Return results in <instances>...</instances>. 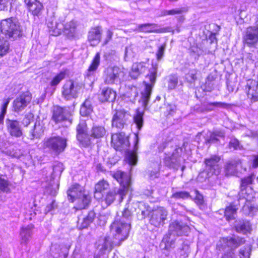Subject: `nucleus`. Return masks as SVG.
Wrapping results in <instances>:
<instances>
[{
    "instance_id": "nucleus-1",
    "label": "nucleus",
    "mask_w": 258,
    "mask_h": 258,
    "mask_svg": "<svg viewBox=\"0 0 258 258\" xmlns=\"http://www.w3.org/2000/svg\"><path fill=\"white\" fill-rule=\"evenodd\" d=\"M132 215L128 208L122 212V216L116 218L110 226V231L113 236V240L111 241L108 237L100 238L96 243L97 248L101 254L107 250H110L113 245H119L125 240L129 234L131 229L130 221Z\"/></svg>"
},
{
    "instance_id": "nucleus-2",
    "label": "nucleus",
    "mask_w": 258,
    "mask_h": 258,
    "mask_svg": "<svg viewBox=\"0 0 258 258\" xmlns=\"http://www.w3.org/2000/svg\"><path fill=\"white\" fill-rule=\"evenodd\" d=\"M112 176L120 184V187L114 188L106 195L105 200L108 205L112 204L116 198H118L119 202H121L126 192L131 188V179L126 173L117 171Z\"/></svg>"
},
{
    "instance_id": "nucleus-3",
    "label": "nucleus",
    "mask_w": 258,
    "mask_h": 258,
    "mask_svg": "<svg viewBox=\"0 0 258 258\" xmlns=\"http://www.w3.org/2000/svg\"><path fill=\"white\" fill-rule=\"evenodd\" d=\"M69 200L73 202L77 200V205L74 208L80 210L86 208L91 202V197L85 193L83 187L78 184L73 185L68 190Z\"/></svg>"
},
{
    "instance_id": "nucleus-4",
    "label": "nucleus",
    "mask_w": 258,
    "mask_h": 258,
    "mask_svg": "<svg viewBox=\"0 0 258 258\" xmlns=\"http://www.w3.org/2000/svg\"><path fill=\"white\" fill-rule=\"evenodd\" d=\"M245 242V240L239 236H234L231 237L223 238L217 244V249L219 251L225 250L226 247L230 250L225 252L222 258H235L232 250L237 248Z\"/></svg>"
},
{
    "instance_id": "nucleus-5",
    "label": "nucleus",
    "mask_w": 258,
    "mask_h": 258,
    "mask_svg": "<svg viewBox=\"0 0 258 258\" xmlns=\"http://www.w3.org/2000/svg\"><path fill=\"white\" fill-rule=\"evenodd\" d=\"M158 66L157 64H152V68L150 70L149 73L146 76V79L149 80V82H143L144 88L141 92V99L143 102V106L146 108L149 102L152 93V89L156 82Z\"/></svg>"
},
{
    "instance_id": "nucleus-6",
    "label": "nucleus",
    "mask_w": 258,
    "mask_h": 258,
    "mask_svg": "<svg viewBox=\"0 0 258 258\" xmlns=\"http://www.w3.org/2000/svg\"><path fill=\"white\" fill-rule=\"evenodd\" d=\"M1 31L7 37L15 40L22 35L19 23L14 19L8 18L1 22Z\"/></svg>"
},
{
    "instance_id": "nucleus-7",
    "label": "nucleus",
    "mask_w": 258,
    "mask_h": 258,
    "mask_svg": "<svg viewBox=\"0 0 258 258\" xmlns=\"http://www.w3.org/2000/svg\"><path fill=\"white\" fill-rule=\"evenodd\" d=\"M73 109L71 107L55 106L52 109V120L56 123L67 122L70 125L73 121Z\"/></svg>"
},
{
    "instance_id": "nucleus-8",
    "label": "nucleus",
    "mask_w": 258,
    "mask_h": 258,
    "mask_svg": "<svg viewBox=\"0 0 258 258\" xmlns=\"http://www.w3.org/2000/svg\"><path fill=\"white\" fill-rule=\"evenodd\" d=\"M67 142L65 138L54 136L47 139L44 143V147L59 154L64 151L67 145Z\"/></svg>"
},
{
    "instance_id": "nucleus-9",
    "label": "nucleus",
    "mask_w": 258,
    "mask_h": 258,
    "mask_svg": "<svg viewBox=\"0 0 258 258\" xmlns=\"http://www.w3.org/2000/svg\"><path fill=\"white\" fill-rule=\"evenodd\" d=\"M123 75V72L119 67H108L103 72L104 82L107 85L115 84L120 81V77Z\"/></svg>"
},
{
    "instance_id": "nucleus-10",
    "label": "nucleus",
    "mask_w": 258,
    "mask_h": 258,
    "mask_svg": "<svg viewBox=\"0 0 258 258\" xmlns=\"http://www.w3.org/2000/svg\"><path fill=\"white\" fill-rule=\"evenodd\" d=\"M81 86L72 80L67 81L62 87V94L66 100H71L78 97Z\"/></svg>"
},
{
    "instance_id": "nucleus-11",
    "label": "nucleus",
    "mask_w": 258,
    "mask_h": 258,
    "mask_svg": "<svg viewBox=\"0 0 258 258\" xmlns=\"http://www.w3.org/2000/svg\"><path fill=\"white\" fill-rule=\"evenodd\" d=\"M242 41L244 45L248 47H255L258 43V27H247L243 33Z\"/></svg>"
},
{
    "instance_id": "nucleus-12",
    "label": "nucleus",
    "mask_w": 258,
    "mask_h": 258,
    "mask_svg": "<svg viewBox=\"0 0 258 258\" xmlns=\"http://www.w3.org/2000/svg\"><path fill=\"white\" fill-rule=\"evenodd\" d=\"M130 116V114L124 109L115 110L112 118V127L119 129L123 128L126 124Z\"/></svg>"
},
{
    "instance_id": "nucleus-13",
    "label": "nucleus",
    "mask_w": 258,
    "mask_h": 258,
    "mask_svg": "<svg viewBox=\"0 0 258 258\" xmlns=\"http://www.w3.org/2000/svg\"><path fill=\"white\" fill-rule=\"evenodd\" d=\"M168 212L165 209L160 207L153 210L150 213V223L156 227H159L164 224Z\"/></svg>"
},
{
    "instance_id": "nucleus-14",
    "label": "nucleus",
    "mask_w": 258,
    "mask_h": 258,
    "mask_svg": "<svg viewBox=\"0 0 258 258\" xmlns=\"http://www.w3.org/2000/svg\"><path fill=\"white\" fill-rule=\"evenodd\" d=\"M77 138L81 145L87 147L89 146L91 143V138L90 135L87 133V125L85 122L80 123L77 127Z\"/></svg>"
},
{
    "instance_id": "nucleus-15",
    "label": "nucleus",
    "mask_w": 258,
    "mask_h": 258,
    "mask_svg": "<svg viewBox=\"0 0 258 258\" xmlns=\"http://www.w3.org/2000/svg\"><path fill=\"white\" fill-rule=\"evenodd\" d=\"M171 152L167 151L165 152V157L164 158V163L166 166L172 168H176L181 161V157L179 154L180 149H172Z\"/></svg>"
},
{
    "instance_id": "nucleus-16",
    "label": "nucleus",
    "mask_w": 258,
    "mask_h": 258,
    "mask_svg": "<svg viewBox=\"0 0 258 258\" xmlns=\"http://www.w3.org/2000/svg\"><path fill=\"white\" fill-rule=\"evenodd\" d=\"M31 100V96L28 92H25L17 97L13 102V111L20 112L23 110Z\"/></svg>"
},
{
    "instance_id": "nucleus-17",
    "label": "nucleus",
    "mask_w": 258,
    "mask_h": 258,
    "mask_svg": "<svg viewBox=\"0 0 258 258\" xmlns=\"http://www.w3.org/2000/svg\"><path fill=\"white\" fill-rule=\"evenodd\" d=\"M190 228L186 225H183L177 221L172 222L169 225L168 233L175 236H182L187 235Z\"/></svg>"
},
{
    "instance_id": "nucleus-18",
    "label": "nucleus",
    "mask_w": 258,
    "mask_h": 258,
    "mask_svg": "<svg viewBox=\"0 0 258 258\" xmlns=\"http://www.w3.org/2000/svg\"><path fill=\"white\" fill-rule=\"evenodd\" d=\"M220 160L219 156L216 155L205 159L206 170L208 174H218L220 173V167L218 164Z\"/></svg>"
},
{
    "instance_id": "nucleus-19",
    "label": "nucleus",
    "mask_w": 258,
    "mask_h": 258,
    "mask_svg": "<svg viewBox=\"0 0 258 258\" xmlns=\"http://www.w3.org/2000/svg\"><path fill=\"white\" fill-rule=\"evenodd\" d=\"M247 95L252 102L258 101V82L248 80L246 83Z\"/></svg>"
},
{
    "instance_id": "nucleus-20",
    "label": "nucleus",
    "mask_w": 258,
    "mask_h": 258,
    "mask_svg": "<svg viewBox=\"0 0 258 258\" xmlns=\"http://www.w3.org/2000/svg\"><path fill=\"white\" fill-rule=\"evenodd\" d=\"M6 123L8 131L10 135L17 138L22 136V130L18 121L7 119Z\"/></svg>"
},
{
    "instance_id": "nucleus-21",
    "label": "nucleus",
    "mask_w": 258,
    "mask_h": 258,
    "mask_svg": "<svg viewBox=\"0 0 258 258\" xmlns=\"http://www.w3.org/2000/svg\"><path fill=\"white\" fill-rule=\"evenodd\" d=\"M102 30L100 27L92 28L88 32V40L91 45L96 46L100 42Z\"/></svg>"
},
{
    "instance_id": "nucleus-22",
    "label": "nucleus",
    "mask_w": 258,
    "mask_h": 258,
    "mask_svg": "<svg viewBox=\"0 0 258 258\" xmlns=\"http://www.w3.org/2000/svg\"><path fill=\"white\" fill-rule=\"evenodd\" d=\"M100 61V53H96L93 58L91 64L87 70L85 75V80L88 79L90 81L94 79L95 72L98 69Z\"/></svg>"
},
{
    "instance_id": "nucleus-23",
    "label": "nucleus",
    "mask_w": 258,
    "mask_h": 258,
    "mask_svg": "<svg viewBox=\"0 0 258 258\" xmlns=\"http://www.w3.org/2000/svg\"><path fill=\"white\" fill-rule=\"evenodd\" d=\"M116 96V93L113 89L107 87L102 89L99 95V100L102 102H113Z\"/></svg>"
},
{
    "instance_id": "nucleus-24",
    "label": "nucleus",
    "mask_w": 258,
    "mask_h": 258,
    "mask_svg": "<svg viewBox=\"0 0 258 258\" xmlns=\"http://www.w3.org/2000/svg\"><path fill=\"white\" fill-rule=\"evenodd\" d=\"M147 69L146 63L144 62L134 63L132 65L130 76L132 78L136 79L141 74L145 72Z\"/></svg>"
},
{
    "instance_id": "nucleus-25",
    "label": "nucleus",
    "mask_w": 258,
    "mask_h": 258,
    "mask_svg": "<svg viewBox=\"0 0 258 258\" xmlns=\"http://www.w3.org/2000/svg\"><path fill=\"white\" fill-rule=\"evenodd\" d=\"M29 11L34 16H38L43 8L41 3L37 0H24Z\"/></svg>"
},
{
    "instance_id": "nucleus-26",
    "label": "nucleus",
    "mask_w": 258,
    "mask_h": 258,
    "mask_svg": "<svg viewBox=\"0 0 258 258\" xmlns=\"http://www.w3.org/2000/svg\"><path fill=\"white\" fill-rule=\"evenodd\" d=\"M34 227V225L29 224L21 228L20 235L22 243L27 244L29 241L32 235V230Z\"/></svg>"
},
{
    "instance_id": "nucleus-27",
    "label": "nucleus",
    "mask_w": 258,
    "mask_h": 258,
    "mask_svg": "<svg viewBox=\"0 0 258 258\" xmlns=\"http://www.w3.org/2000/svg\"><path fill=\"white\" fill-rule=\"evenodd\" d=\"M175 238L172 234L168 233L164 235L160 243V247L163 249L170 250L175 247Z\"/></svg>"
},
{
    "instance_id": "nucleus-28",
    "label": "nucleus",
    "mask_w": 258,
    "mask_h": 258,
    "mask_svg": "<svg viewBox=\"0 0 258 258\" xmlns=\"http://www.w3.org/2000/svg\"><path fill=\"white\" fill-rule=\"evenodd\" d=\"M48 27L52 35L58 36L61 33L63 28V24L61 22L52 21L47 23Z\"/></svg>"
},
{
    "instance_id": "nucleus-29",
    "label": "nucleus",
    "mask_w": 258,
    "mask_h": 258,
    "mask_svg": "<svg viewBox=\"0 0 258 258\" xmlns=\"http://www.w3.org/2000/svg\"><path fill=\"white\" fill-rule=\"evenodd\" d=\"M109 185L108 183L104 180L99 181L96 184L95 186V198L99 200L102 198L103 195L102 192L109 188Z\"/></svg>"
},
{
    "instance_id": "nucleus-30",
    "label": "nucleus",
    "mask_w": 258,
    "mask_h": 258,
    "mask_svg": "<svg viewBox=\"0 0 258 258\" xmlns=\"http://www.w3.org/2000/svg\"><path fill=\"white\" fill-rule=\"evenodd\" d=\"M77 30V23L74 21H71L69 22L63 24L62 32L69 38L75 36Z\"/></svg>"
},
{
    "instance_id": "nucleus-31",
    "label": "nucleus",
    "mask_w": 258,
    "mask_h": 258,
    "mask_svg": "<svg viewBox=\"0 0 258 258\" xmlns=\"http://www.w3.org/2000/svg\"><path fill=\"white\" fill-rule=\"evenodd\" d=\"M106 133L105 127L99 125H94L90 131V137L97 139L104 137Z\"/></svg>"
},
{
    "instance_id": "nucleus-32",
    "label": "nucleus",
    "mask_w": 258,
    "mask_h": 258,
    "mask_svg": "<svg viewBox=\"0 0 258 258\" xmlns=\"http://www.w3.org/2000/svg\"><path fill=\"white\" fill-rule=\"evenodd\" d=\"M139 143L138 137L136 135V143L133 151L128 152L126 154V159L130 165H135L137 164L138 159L136 152L138 149V144Z\"/></svg>"
},
{
    "instance_id": "nucleus-33",
    "label": "nucleus",
    "mask_w": 258,
    "mask_h": 258,
    "mask_svg": "<svg viewBox=\"0 0 258 258\" xmlns=\"http://www.w3.org/2000/svg\"><path fill=\"white\" fill-rule=\"evenodd\" d=\"M225 134L221 131H215L210 134L209 137L206 139V144L217 143L219 141V138H224Z\"/></svg>"
},
{
    "instance_id": "nucleus-34",
    "label": "nucleus",
    "mask_w": 258,
    "mask_h": 258,
    "mask_svg": "<svg viewBox=\"0 0 258 258\" xmlns=\"http://www.w3.org/2000/svg\"><path fill=\"white\" fill-rule=\"evenodd\" d=\"M126 137L123 132L114 134L111 136V143L117 147H119L125 143Z\"/></svg>"
},
{
    "instance_id": "nucleus-35",
    "label": "nucleus",
    "mask_w": 258,
    "mask_h": 258,
    "mask_svg": "<svg viewBox=\"0 0 258 258\" xmlns=\"http://www.w3.org/2000/svg\"><path fill=\"white\" fill-rule=\"evenodd\" d=\"M157 25L154 23H146L138 25L137 30L141 32L151 33L157 32Z\"/></svg>"
},
{
    "instance_id": "nucleus-36",
    "label": "nucleus",
    "mask_w": 258,
    "mask_h": 258,
    "mask_svg": "<svg viewBox=\"0 0 258 258\" xmlns=\"http://www.w3.org/2000/svg\"><path fill=\"white\" fill-rule=\"evenodd\" d=\"M237 208L234 205H230L225 210L224 217L226 220L230 221L236 218Z\"/></svg>"
},
{
    "instance_id": "nucleus-37",
    "label": "nucleus",
    "mask_w": 258,
    "mask_h": 258,
    "mask_svg": "<svg viewBox=\"0 0 258 258\" xmlns=\"http://www.w3.org/2000/svg\"><path fill=\"white\" fill-rule=\"evenodd\" d=\"M241 165V161L239 159L232 160L227 163L226 170L229 174H234L237 170L238 166Z\"/></svg>"
},
{
    "instance_id": "nucleus-38",
    "label": "nucleus",
    "mask_w": 258,
    "mask_h": 258,
    "mask_svg": "<svg viewBox=\"0 0 258 258\" xmlns=\"http://www.w3.org/2000/svg\"><path fill=\"white\" fill-rule=\"evenodd\" d=\"M43 132V126L39 121L36 122L33 128L30 131V137L31 139L38 138Z\"/></svg>"
},
{
    "instance_id": "nucleus-39",
    "label": "nucleus",
    "mask_w": 258,
    "mask_h": 258,
    "mask_svg": "<svg viewBox=\"0 0 258 258\" xmlns=\"http://www.w3.org/2000/svg\"><path fill=\"white\" fill-rule=\"evenodd\" d=\"M92 111L93 109L91 101L86 99L81 107L80 111L81 115L83 116H88Z\"/></svg>"
},
{
    "instance_id": "nucleus-40",
    "label": "nucleus",
    "mask_w": 258,
    "mask_h": 258,
    "mask_svg": "<svg viewBox=\"0 0 258 258\" xmlns=\"http://www.w3.org/2000/svg\"><path fill=\"white\" fill-rule=\"evenodd\" d=\"M63 164L61 163H57L53 166L52 171L51 172L50 178L52 179L56 177H60L63 170Z\"/></svg>"
},
{
    "instance_id": "nucleus-41",
    "label": "nucleus",
    "mask_w": 258,
    "mask_h": 258,
    "mask_svg": "<svg viewBox=\"0 0 258 258\" xmlns=\"http://www.w3.org/2000/svg\"><path fill=\"white\" fill-rule=\"evenodd\" d=\"M235 229L237 232L245 233L250 231L251 229L250 225L248 221H242L237 224L235 226Z\"/></svg>"
},
{
    "instance_id": "nucleus-42",
    "label": "nucleus",
    "mask_w": 258,
    "mask_h": 258,
    "mask_svg": "<svg viewBox=\"0 0 258 258\" xmlns=\"http://www.w3.org/2000/svg\"><path fill=\"white\" fill-rule=\"evenodd\" d=\"M198 70L191 69L185 75V80L189 83L192 84L197 80Z\"/></svg>"
},
{
    "instance_id": "nucleus-43",
    "label": "nucleus",
    "mask_w": 258,
    "mask_h": 258,
    "mask_svg": "<svg viewBox=\"0 0 258 258\" xmlns=\"http://www.w3.org/2000/svg\"><path fill=\"white\" fill-rule=\"evenodd\" d=\"M10 101V98H5L3 100V104L1 106V113H0V123H3L4 122L5 114L7 113V109Z\"/></svg>"
},
{
    "instance_id": "nucleus-44",
    "label": "nucleus",
    "mask_w": 258,
    "mask_h": 258,
    "mask_svg": "<svg viewBox=\"0 0 258 258\" xmlns=\"http://www.w3.org/2000/svg\"><path fill=\"white\" fill-rule=\"evenodd\" d=\"M10 49V44L6 40H0V56L6 55Z\"/></svg>"
},
{
    "instance_id": "nucleus-45",
    "label": "nucleus",
    "mask_w": 258,
    "mask_h": 258,
    "mask_svg": "<svg viewBox=\"0 0 258 258\" xmlns=\"http://www.w3.org/2000/svg\"><path fill=\"white\" fill-rule=\"evenodd\" d=\"M190 252L189 246L187 244H183L182 248L178 250V254L179 258H187Z\"/></svg>"
},
{
    "instance_id": "nucleus-46",
    "label": "nucleus",
    "mask_w": 258,
    "mask_h": 258,
    "mask_svg": "<svg viewBox=\"0 0 258 258\" xmlns=\"http://www.w3.org/2000/svg\"><path fill=\"white\" fill-rule=\"evenodd\" d=\"M134 121L138 129L140 130L143 124V113L138 111L134 117Z\"/></svg>"
},
{
    "instance_id": "nucleus-47",
    "label": "nucleus",
    "mask_w": 258,
    "mask_h": 258,
    "mask_svg": "<svg viewBox=\"0 0 258 258\" xmlns=\"http://www.w3.org/2000/svg\"><path fill=\"white\" fill-rule=\"evenodd\" d=\"M251 246L248 244L243 248H241L239 251V256L240 258H250Z\"/></svg>"
},
{
    "instance_id": "nucleus-48",
    "label": "nucleus",
    "mask_w": 258,
    "mask_h": 258,
    "mask_svg": "<svg viewBox=\"0 0 258 258\" xmlns=\"http://www.w3.org/2000/svg\"><path fill=\"white\" fill-rule=\"evenodd\" d=\"M178 84V77L175 75H172L169 76L168 88L170 90L175 89Z\"/></svg>"
},
{
    "instance_id": "nucleus-49",
    "label": "nucleus",
    "mask_w": 258,
    "mask_h": 258,
    "mask_svg": "<svg viewBox=\"0 0 258 258\" xmlns=\"http://www.w3.org/2000/svg\"><path fill=\"white\" fill-rule=\"evenodd\" d=\"M190 197L189 192L185 191H180L174 192L172 195V198L175 199H187Z\"/></svg>"
},
{
    "instance_id": "nucleus-50",
    "label": "nucleus",
    "mask_w": 258,
    "mask_h": 258,
    "mask_svg": "<svg viewBox=\"0 0 258 258\" xmlns=\"http://www.w3.org/2000/svg\"><path fill=\"white\" fill-rule=\"evenodd\" d=\"M66 77V73L61 72L56 76H55L50 82V85L51 86H55L57 85L61 81L64 79Z\"/></svg>"
},
{
    "instance_id": "nucleus-51",
    "label": "nucleus",
    "mask_w": 258,
    "mask_h": 258,
    "mask_svg": "<svg viewBox=\"0 0 258 258\" xmlns=\"http://www.w3.org/2000/svg\"><path fill=\"white\" fill-rule=\"evenodd\" d=\"M134 49V48L132 46L126 47L124 53V59L126 61L133 58L135 56L136 52Z\"/></svg>"
},
{
    "instance_id": "nucleus-52",
    "label": "nucleus",
    "mask_w": 258,
    "mask_h": 258,
    "mask_svg": "<svg viewBox=\"0 0 258 258\" xmlns=\"http://www.w3.org/2000/svg\"><path fill=\"white\" fill-rule=\"evenodd\" d=\"M187 11L185 8H177L170 10H165L163 12L164 15H174L176 14H180Z\"/></svg>"
},
{
    "instance_id": "nucleus-53",
    "label": "nucleus",
    "mask_w": 258,
    "mask_h": 258,
    "mask_svg": "<svg viewBox=\"0 0 258 258\" xmlns=\"http://www.w3.org/2000/svg\"><path fill=\"white\" fill-rule=\"evenodd\" d=\"M166 44L164 43L158 48L156 53V58L158 61L161 60L163 57L166 49Z\"/></svg>"
},
{
    "instance_id": "nucleus-54",
    "label": "nucleus",
    "mask_w": 258,
    "mask_h": 258,
    "mask_svg": "<svg viewBox=\"0 0 258 258\" xmlns=\"http://www.w3.org/2000/svg\"><path fill=\"white\" fill-rule=\"evenodd\" d=\"M9 183L7 180L0 177V190L4 192H8L10 191Z\"/></svg>"
},
{
    "instance_id": "nucleus-55",
    "label": "nucleus",
    "mask_w": 258,
    "mask_h": 258,
    "mask_svg": "<svg viewBox=\"0 0 258 258\" xmlns=\"http://www.w3.org/2000/svg\"><path fill=\"white\" fill-rule=\"evenodd\" d=\"M254 178L252 175L248 176L241 179V186L242 188H245L247 185L251 184Z\"/></svg>"
},
{
    "instance_id": "nucleus-56",
    "label": "nucleus",
    "mask_w": 258,
    "mask_h": 258,
    "mask_svg": "<svg viewBox=\"0 0 258 258\" xmlns=\"http://www.w3.org/2000/svg\"><path fill=\"white\" fill-rule=\"evenodd\" d=\"M12 0H0V10L7 11Z\"/></svg>"
},
{
    "instance_id": "nucleus-57",
    "label": "nucleus",
    "mask_w": 258,
    "mask_h": 258,
    "mask_svg": "<svg viewBox=\"0 0 258 258\" xmlns=\"http://www.w3.org/2000/svg\"><path fill=\"white\" fill-rule=\"evenodd\" d=\"M33 115L31 113H29L25 115V117L22 120V123L25 126H28L31 120L33 119Z\"/></svg>"
},
{
    "instance_id": "nucleus-58",
    "label": "nucleus",
    "mask_w": 258,
    "mask_h": 258,
    "mask_svg": "<svg viewBox=\"0 0 258 258\" xmlns=\"http://www.w3.org/2000/svg\"><path fill=\"white\" fill-rule=\"evenodd\" d=\"M202 111H211L215 108L214 102L208 103L203 105Z\"/></svg>"
},
{
    "instance_id": "nucleus-59",
    "label": "nucleus",
    "mask_w": 258,
    "mask_h": 258,
    "mask_svg": "<svg viewBox=\"0 0 258 258\" xmlns=\"http://www.w3.org/2000/svg\"><path fill=\"white\" fill-rule=\"evenodd\" d=\"M210 77L209 76L205 83V90L207 92H211L214 88V84L210 81Z\"/></svg>"
},
{
    "instance_id": "nucleus-60",
    "label": "nucleus",
    "mask_w": 258,
    "mask_h": 258,
    "mask_svg": "<svg viewBox=\"0 0 258 258\" xmlns=\"http://www.w3.org/2000/svg\"><path fill=\"white\" fill-rule=\"evenodd\" d=\"M229 147L230 148H233L234 150H237L239 148V142L236 139H231L229 143Z\"/></svg>"
},
{
    "instance_id": "nucleus-61",
    "label": "nucleus",
    "mask_w": 258,
    "mask_h": 258,
    "mask_svg": "<svg viewBox=\"0 0 258 258\" xmlns=\"http://www.w3.org/2000/svg\"><path fill=\"white\" fill-rule=\"evenodd\" d=\"M214 105L215 108H228L231 106V105L229 104L221 102H215Z\"/></svg>"
},
{
    "instance_id": "nucleus-62",
    "label": "nucleus",
    "mask_w": 258,
    "mask_h": 258,
    "mask_svg": "<svg viewBox=\"0 0 258 258\" xmlns=\"http://www.w3.org/2000/svg\"><path fill=\"white\" fill-rule=\"evenodd\" d=\"M113 33L110 30H107L106 31V36L103 42V45L107 44L111 39Z\"/></svg>"
},
{
    "instance_id": "nucleus-63",
    "label": "nucleus",
    "mask_w": 258,
    "mask_h": 258,
    "mask_svg": "<svg viewBox=\"0 0 258 258\" xmlns=\"http://www.w3.org/2000/svg\"><path fill=\"white\" fill-rule=\"evenodd\" d=\"M56 207V204H55V202L53 201L51 204L48 205L45 209V214L51 212L52 210L54 209Z\"/></svg>"
},
{
    "instance_id": "nucleus-64",
    "label": "nucleus",
    "mask_w": 258,
    "mask_h": 258,
    "mask_svg": "<svg viewBox=\"0 0 258 258\" xmlns=\"http://www.w3.org/2000/svg\"><path fill=\"white\" fill-rule=\"evenodd\" d=\"M95 216V213L93 211H90L89 212L88 215L85 217V218L87 220L89 224H90L94 220Z\"/></svg>"
}]
</instances>
